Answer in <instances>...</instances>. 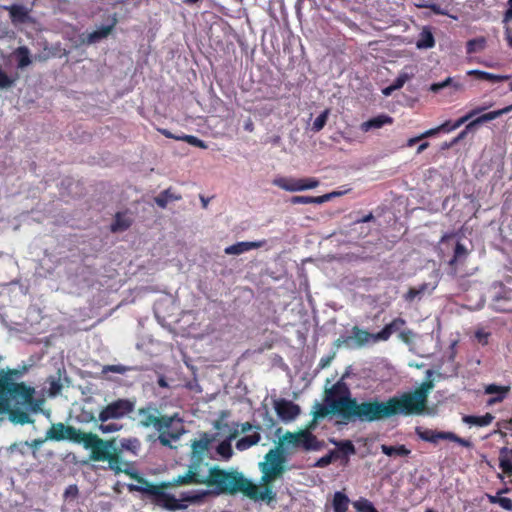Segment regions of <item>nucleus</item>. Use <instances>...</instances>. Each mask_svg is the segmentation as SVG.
Listing matches in <instances>:
<instances>
[{"label":"nucleus","instance_id":"obj_4","mask_svg":"<svg viewBox=\"0 0 512 512\" xmlns=\"http://www.w3.org/2000/svg\"><path fill=\"white\" fill-rule=\"evenodd\" d=\"M101 444L96 445L97 448H92L90 459L95 462H108L109 469L114 471L115 474L121 472L130 474L129 463L124 461V452L137 456L141 449V442L138 438H122L117 441L116 438L102 439Z\"/></svg>","mask_w":512,"mask_h":512},{"label":"nucleus","instance_id":"obj_23","mask_svg":"<svg viewBox=\"0 0 512 512\" xmlns=\"http://www.w3.org/2000/svg\"><path fill=\"white\" fill-rule=\"evenodd\" d=\"M393 118L386 114H380L376 117H373L367 121H364L360 125V129L362 132H369L374 129H380L385 125H391L393 123Z\"/></svg>","mask_w":512,"mask_h":512},{"label":"nucleus","instance_id":"obj_17","mask_svg":"<svg viewBox=\"0 0 512 512\" xmlns=\"http://www.w3.org/2000/svg\"><path fill=\"white\" fill-rule=\"evenodd\" d=\"M469 251L464 244L457 242L454 248L452 258L449 260L448 265L450 268V274L456 276L458 273L459 266H463L468 258Z\"/></svg>","mask_w":512,"mask_h":512},{"label":"nucleus","instance_id":"obj_1","mask_svg":"<svg viewBox=\"0 0 512 512\" xmlns=\"http://www.w3.org/2000/svg\"><path fill=\"white\" fill-rule=\"evenodd\" d=\"M29 370L19 368L0 370V422L9 420L14 425L34 423L31 413L41 410L42 401L35 398V388L18 382Z\"/></svg>","mask_w":512,"mask_h":512},{"label":"nucleus","instance_id":"obj_11","mask_svg":"<svg viewBox=\"0 0 512 512\" xmlns=\"http://www.w3.org/2000/svg\"><path fill=\"white\" fill-rule=\"evenodd\" d=\"M136 401L130 398H118L105 405L98 413L99 422L124 419L135 410Z\"/></svg>","mask_w":512,"mask_h":512},{"label":"nucleus","instance_id":"obj_47","mask_svg":"<svg viewBox=\"0 0 512 512\" xmlns=\"http://www.w3.org/2000/svg\"><path fill=\"white\" fill-rule=\"evenodd\" d=\"M99 423L100 424L98 425V430L102 434L115 433V432H118V431L122 430V428H123L122 424H118L116 422H110V423L99 422Z\"/></svg>","mask_w":512,"mask_h":512},{"label":"nucleus","instance_id":"obj_2","mask_svg":"<svg viewBox=\"0 0 512 512\" xmlns=\"http://www.w3.org/2000/svg\"><path fill=\"white\" fill-rule=\"evenodd\" d=\"M348 374H344L340 380L325 390V397L333 401H341L345 404L343 409L360 422H376L384 420L383 401L371 399L358 403L356 398L351 396V391L344 379Z\"/></svg>","mask_w":512,"mask_h":512},{"label":"nucleus","instance_id":"obj_16","mask_svg":"<svg viewBox=\"0 0 512 512\" xmlns=\"http://www.w3.org/2000/svg\"><path fill=\"white\" fill-rule=\"evenodd\" d=\"M274 409L278 417L285 422L294 420L301 412L299 405L286 399L276 400Z\"/></svg>","mask_w":512,"mask_h":512},{"label":"nucleus","instance_id":"obj_7","mask_svg":"<svg viewBox=\"0 0 512 512\" xmlns=\"http://www.w3.org/2000/svg\"><path fill=\"white\" fill-rule=\"evenodd\" d=\"M46 439L50 441H70L76 444H82L87 450L97 448L101 444V438L92 432H84L72 425H66L62 422L52 423L46 431Z\"/></svg>","mask_w":512,"mask_h":512},{"label":"nucleus","instance_id":"obj_8","mask_svg":"<svg viewBox=\"0 0 512 512\" xmlns=\"http://www.w3.org/2000/svg\"><path fill=\"white\" fill-rule=\"evenodd\" d=\"M185 474L179 475L170 481H163L157 484V487L150 491L151 495L148 500L155 506L161 507L168 511H179L187 509L188 505L181 503L174 495L166 490L172 487L191 485V483H182Z\"/></svg>","mask_w":512,"mask_h":512},{"label":"nucleus","instance_id":"obj_25","mask_svg":"<svg viewBox=\"0 0 512 512\" xmlns=\"http://www.w3.org/2000/svg\"><path fill=\"white\" fill-rule=\"evenodd\" d=\"M9 11V16L13 24H24L30 19L29 10L20 4H13L9 7H5Z\"/></svg>","mask_w":512,"mask_h":512},{"label":"nucleus","instance_id":"obj_18","mask_svg":"<svg viewBox=\"0 0 512 512\" xmlns=\"http://www.w3.org/2000/svg\"><path fill=\"white\" fill-rule=\"evenodd\" d=\"M491 105L488 106H478L472 110H470L466 115L462 116L458 120H456L454 123L451 121H445L441 125H439L441 132L449 133L457 128H459L461 125L466 123L468 120L472 119L474 116L482 113L484 110L489 108Z\"/></svg>","mask_w":512,"mask_h":512},{"label":"nucleus","instance_id":"obj_5","mask_svg":"<svg viewBox=\"0 0 512 512\" xmlns=\"http://www.w3.org/2000/svg\"><path fill=\"white\" fill-rule=\"evenodd\" d=\"M434 387L432 380L427 379L420 387L411 392H404L383 401L384 419L397 415H421L426 409L430 390Z\"/></svg>","mask_w":512,"mask_h":512},{"label":"nucleus","instance_id":"obj_43","mask_svg":"<svg viewBox=\"0 0 512 512\" xmlns=\"http://www.w3.org/2000/svg\"><path fill=\"white\" fill-rule=\"evenodd\" d=\"M131 225V221L127 219L122 213H117L115 220L111 225L112 232L124 231Z\"/></svg>","mask_w":512,"mask_h":512},{"label":"nucleus","instance_id":"obj_58","mask_svg":"<svg viewBox=\"0 0 512 512\" xmlns=\"http://www.w3.org/2000/svg\"><path fill=\"white\" fill-rule=\"evenodd\" d=\"M498 505H500L506 511H512V500L510 498L500 497Z\"/></svg>","mask_w":512,"mask_h":512},{"label":"nucleus","instance_id":"obj_59","mask_svg":"<svg viewBox=\"0 0 512 512\" xmlns=\"http://www.w3.org/2000/svg\"><path fill=\"white\" fill-rule=\"evenodd\" d=\"M82 416H83L84 421H86V422H95V423L99 422L98 416L96 417L92 411L87 412V411L83 410Z\"/></svg>","mask_w":512,"mask_h":512},{"label":"nucleus","instance_id":"obj_49","mask_svg":"<svg viewBox=\"0 0 512 512\" xmlns=\"http://www.w3.org/2000/svg\"><path fill=\"white\" fill-rule=\"evenodd\" d=\"M9 450L11 453L16 452V453L24 456L27 454V452L29 450L28 441H21L18 443H14L9 447Z\"/></svg>","mask_w":512,"mask_h":512},{"label":"nucleus","instance_id":"obj_32","mask_svg":"<svg viewBox=\"0 0 512 512\" xmlns=\"http://www.w3.org/2000/svg\"><path fill=\"white\" fill-rule=\"evenodd\" d=\"M300 183H301L300 179L286 178V177H282V178L276 179L274 181V184L276 186H278L279 188H281L285 191H289V192L301 191Z\"/></svg>","mask_w":512,"mask_h":512},{"label":"nucleus","instance_id":"obj_37","mask_svg":"<svg viewBox=\"0 0 512 512\" xmlns=\"http://www.w3.org/2000/svg\"><path fill=\"white\" fill-rule=\"evenodd\" d=\"M352 333L354 336V339L356 340L357 344L359 346H363L367 344L369 341H375V333H370L366 330L360 329L358 326H354L352 328Z\"/></svg>","mask_w":512,"mask_h":512},{"label":"nucleus","instance_id":"obj_53","mask_svg":"<svg viewBox=\"0 0 512 512\" xmlns=\"http://www.w3.org/2000/svg\"><path fill=\"white\" fill-rule=\"evenodd\" d=\"M48 439H46V436L44 438H37L32 440L31 442L28 441L29 449H32L33 456H36L37 450L46 442Z\"/></svg>","mask_w":512,"mask_h":512},{"label":"nucleus","instance_id":"obj_3","mask_svg":"<svg viewBox=\"0 0 512 512\" xmlns=\"http://www.w3.org/2000/svg\"><path fill=\"white\" fill-rule=\"evenodd\" d=\"M182 483H191V485H206L211 490V496L244 494L248 479L240 472L235 470H225L217 465L209 468L208 475L185 474Z\"/></svg>","mask_w":512,"mask_h":512},{"label":"nucleus","instance_id":"obj_26","mask_svg":"<svg viewBox=\"0 0 512 512\" xmlns=\"http://www.w3.org/2000/svg\"><path fill=\"white\" fill-rule=\"evenodd\" d=\"M209 496H211V492H208L207 490H196L181 493L180 499L178 500L183 504L190 503L200 505L204 503L206 498Z\"/></svg>","mask_w":512,"mask_h":512},{"label":"nucleus","instance_id":"obj_35","mask_svg":"<svg viewBox=\"0 0 512 512\" xmlns=\"http://www.w3.org/2000/svg\"><path fill=\"white\" fill-rule=\"evenodd\" d=\"M511 111H512V104L508 105L504 108L498 109V110H494V111H490L485 114H481L480 116H478L476 118V122H478L479 125H481L483 123H486V122L492 121L498 117H501L502 115L508 114Z\"/></svg>","mask_w":512,"mask_h":512},{"label":"nucleus","instance_id":"obj_31","mask_svg":"<svg viewBox=\"0 0 512 512\" xmlns=\"http://www.w3.org/2000/svg\"><path fill=\"white\" fill-rule=\"evenodd\" d=\"M14 55L17 61V67L23 69L29 66L32 62L30 50L26 46H20L15 49Z\"/></svg>","mask_w":512,"mask_h":512},{"label":"nucleus","instance_id":"obj_22","mask_svg":"<svg viewBox=\"0 0 512 512\" xmlns=\"http://www.w3.org/2000/svg\"><path fill=\"white\" fill-rule=\"evenodd\" d=\"M405 325L406 321L403 318L397 317L393 319L381 331L375 333V341H387L393 333L400 331Z\"/></svg>","mask_w":512,"mask_h":512},{"label":"nucleus","instance_id":"obj_57","mask_svg":"<svg viewBox=\"0 0 512 512\" xmlns=\"http://www.w3.org/2000/svg\"><path fill=\"white\" fill-rule=\"evenodd\" d=\"M490 334L483 331V330H478L476 331L475 333V337L476 339L478 340L479 343H481L482 345H487L488 344V338H489Z\"/></svg>","mask_w":512,"mask_h":512},{"label":"nucleus","instance_id":"obj_33","mask_svg":"<svg viewBox=\"0 0 512 512\" xmlns=\"http://www.w3.org/2000/svg\"><path fill=\"white\" fill-rule=\"evenodd\" d=\"M260 440H261V435L258 431H256L255 433H253L251 435H247V436L240 438L236 442V448L239 451H244V450H247V449L251 448L252 446L258 444Z\"/></svg>","mask_w":512,"mask_h":512},{"label":"nucleus","instance_id":"obj_9","mask_svg":"<svg viewBox=\"0 0 512 512\" xmlns=\"http://www.w3.org/2000/svg\"><path fill=\"white\" fill-rule=\"evenodd\" d=\"M286 457L283 448L277 447L269 450L265 455V461L259 464L261 484H271L285 472L284 463Z\"/></svg>","mask_w":512,"mask_h":512},{"label":"nucleus","instance_id":"obj_52","mask_svg":"<svg viewBox=\"0 0 512 512\" xmlns=\"http://www.w3.org/2000/svg\"><path fill=\"white\" fill-rule=\"evenodd\" d=\"M301 191L307 189H314L319 185V181L316 178H300Z\"/></svg>","mask_w":512,"mask_h":512},{"label":"nucleus","instance_id":"obj_55","mask_svg":"<svg viewBox=\"0 0 512 512\" xmlns=\"http://www.w3.org/2000/svg\"><path fill=\"white\" fill-rule=\"evenodd\" d=\"M62 390V384L60 383V380L59 379H53L51 382H50V386H49V395L50 396H56L57 394H59Z\"/></svg>","mask_w":512,"mask_h":512},{"label":"nucleus","instance_id":"obj_15","mask_svg":"<svg viewBox=\"0 0 512 512\" xmlns=\"http://www.w3.org/2000/svg\"><path fill=\"white\" fill-rule=\"evenodd\" d=\"M263 485V490H260L256 484L248 479L243 495L254 501H265L270 503L276 499V493L273 491L270 484Z\"/></svg>","mask_w":512,"mask_h":512},{"label":"nucleus","instance_id":"obj_60","mask_svg":"<svg viewBox=\"0 0 512 512\" xmlns=\"http://www.w3.org/2000/svg\"><path fill=\"white\" fill-rule=\"evenodd\" d=\"M502 301V298L501 297H497L495 300H494V306L497 310L499 311H502V312H510L512 311V308L511 307H505V306H502L500 303Z\"/></svg>","mask_w":512,"mask_h":512},{"label":"nucleus","instance_id":"obj_30","mask_svg":"<svg viewBox=\"0 0 512 512\" xmlns=\"http://www.w3.org/2000/svg\"><path fill=\"white\" fill-rule=\"evenodd\" d=\"M462 420L464 423L469 425L485 427L493 422L494 416L491 413H486L482 416L466 415L462 418Z\"/></svg>","mask_w":512,"mask_h":512},{"label":"nucleus","instance_id":"obj_61","mask_svg":"<svg viewBox=\"0 0 512 512\" xmlns=\"http://www.w3.org/2000/svg\"><path fill=\"white\" fill-rule=\"evenodd\" d=\"M468 134V131L466 129L462 130L450 143L449 146H454L461 140H463Z\"/></svg>","mask_w":512,"mask_h":512},{"label":"nucleus","instance_id":"obj_13","mask_svg":"<svg viewBox=\"0 0 512 512\" xmlns=\"http://www.w3.org/2000/svg\"><path fill=\"white\" fill-rule=\"evenodd\" d=\"M330 442L336 446V449L319 458L314 465L315 467L324 468L336 460H340L341 464L347 465L349 457L356 453V448L351 440L338 441L331 439Z\"/></svg>","mask_w":512,"mask_h":512},{"label":"nucleus","instance_id":"obj_51","mask_svg":"<svg viewBox=\"0 0 512 512\" xmlns=\"http://www.w3.org/2000/svg\"><path fill=\"white\" fill-rule=\"evenodd\" d=\"M15 81L16 78H12L0 70V89L11 88L15 84Z\"/></svg>","mask_w":512,"mask_h":512},{"label":"nucleus","instance_id":"obj_50","mask_svg":"<svg viewBox=\"0 0 512 512\" xmlns=\"http://www.w3.org/2000/svg\"><path fill=\"white\" fill-rule=\"evenodd\" d=\"M132 368L123 366V365H106L103 367L102 372L103 373H118V374H125L126 372L130 371Z\"/></svg>","mask_w":512,"mask_h":512},{"label":"nucleus","instance_id":"obj_19","mask_svg":"<svg viewBox=\"0 0 512 512\" xmlns=\"http://www.w3.org/2000/svg\"><path fill=\"white\" fill-rule=\"evenodd\" d=\"M510 386H501L497 384H488L484 388V393L491 395L487 400V405L492 406L502 402L509 394Z\"/></svg>","mask_w":512,"mask_h":512},{"label":"nucleus","instance_id":"obj_10","mask_svg":"<svg viewBox=\"0 0 512 512\" xmlns=\"http://www.w3.org/2000/svg\"><path fill=\"white\" fill-rule=\"evenodd\" d=\"M312 428H306L297 432L287 431L281 438L280 445L287 447L301 448L305 451H319L324 447V442L319 441L310 431Z\"/></svg>","mask_w":512,"mask_h":512},{"label":"nucleus","instance_id":"obj_63","mask_svg":"<svg viewBox=\"0 0 512 512\" xmlns=\"http://www.w3.org/2000/svg\"><path fill=\"white\" fill-rule=\"evenodd\" d=\"M439 132H441V129L439 126H437L435 128L425 131L423 134H421V137H423V138L432 137V136L438 134Z\"/></svg>","mask_w":512,"mask_h":512},{"label":"nucleus","instance_id":"obj_21","mask_svg":"<svg viewBox=\"0 0 512 512\" xmlns=\"http://www.w3.org/2000/svg\"><path fill=\"white\" fill-rule=\"evenodd\" d=\"M499 468L502 471V474L497 475L500 480H503V475L512 477V452L508 447L499 449Z\"/></svg>","mask_w":512,"mask_h":512},{"label":"nucleus","instance_id":"obj_46","mask_svg":"<svg viewBox=\"0 0 512 512\" xmlns=\"http://www.w3.org/2000/svg\"><path fill=\"white\" fill-rule=\"evenodd\" d=\"M329 114H330V110L325 109L320 115H318L316 117V119L314 120L313 125H312V130L314 132H319L324 128V126L327 123Z\"/></svg>","mask_w":512,"mask_h":512},{"label":"nucleus","instance_id":"obj_62","mask_svg":"<svg viewBox=\"0 0 512 512\" xmlns=\"http://www.w3.org/2000/svg\"><path fill=\"white\" fill-rule=\"evenodd\" d=\"M333 357H334V356L332 355V356H327V357H323V358H321V359H320V362H319V364H318L319 368H320V369H324V368H326L327 366H329V365H330V363H331V361H332V359H333Z\"/></svg>","mask_w":512,"mask_h":512},{"label":"nucleus","instance_id":"obj_54","mask_svg":"<svg viewBox=\"0 0 512 512\" xmlns=\"http://www.w3.org/2000/svg\"><path fill=\"white\" fill-rule=\"evenodd\" d=\"M453 79L451 77L446 78L442 82L433 83L430 87V90L434 93L439 92L440 90L444 89L445 87L452 84Z\"/></svg>","mask_w":512,"mask_h":512},{"label":"nucleus","instance_id":"obj_36","mask_svg":"<svg viewBox=\"0 0 512 512\" xmlns=\"http://www.w3.org/2000/svg\"><path fill=\"white\" fill-rule=\"evenodd\" d=\"M211 442L212 439L209 438L207 433H204L200 439L194 440L192 442V452L207 455Z\"/></svg>","mask_w":512,"mask_h":512},{"label":"nucleus","instance_id":"obj_6","mask_svg":"<svg viewBox=\"0 0 512 512\" xmlns=\"http://www.w3.org/2000/svg\"><path fill=\"white\" fill-rule=\"evenodd\" d=\"M139 421L138 424L143 428L154 427L159 432V442L163 446H170L171 440H176L180 436V432H169L174 420L181 422L177 414L173 416L158 415V410L154 407H141L137 411Z\"/></svg>","mask_w":512,"mask_h":512},{"label":"nucleus","instance_id":"obj_28","mask_svg":"<svg viewBox=\"0 0 512 512\" xmlns=\"http://www.w3.org/2000/svg\"><path fill=\"white\" fill-rule=\"evenodd\" d=\"M239 435V430L237 428L231 429L229 432L228 440L222 441L216 448L217 453L224 459L231 458L233 454L232 446L230 444V440L235 439Z\"/></svg>","mask_w":512,"mask_h":512},{"label":"nucleus","instance_id":"obj_56","mask_svg":"<svg viewBox=\"0 0 512 512\" xmlns=\"http://www.w3.org/2000/svg\"><path fill=\"white\" fill-rule=\"evenodd\" d=\"M348 190H345V191H332L330 193H327V194H324L322 195V200H323V203L327 202V201H330L336 197H340L342 195H344L345 193H347Z\"/></svg>","mask_w":512,"mask_h":512},{"label":"nucleus","instance_id":"obj_29","mask_svg":"<svg viewBox=\"0 0 512 512\" xmlns=\"http://www.w3.org/2000/svg\"><path fill=\"white\" fill-rule=\"evenodd\" d=\"M435 46V39L428 27H424L419 34L416 41V47L418 49H430Z\"/></svg>","mask_w":512,"mask_h":512},{"label":"nucleus","instance_id":"obj_40","mask_svg":"<svg viewBox=\"0 0 512 512\" xmlns=\"http://www.w3.org/2000/svg\"><path fill=\"white\" fill-rule=\"evenodd\" d=\"M112 29L113 25L101 26L88 35V42L96 43L101 39L106 38L111 33Z\"/></svg>","mask_w":512,"mask_h":512},{"label":"nucleus","instance_id":"obj_24","mask_svg":"<svg viewBox=\"0 0 512 512\" xmlns=\"http://www.w3.org/2000/svg\"><path fill=\"white\" fill-rule=\"evenodd\" d=\"M264 244L263 241H243L237 242L233 245H230L225 248L224 252L227 255H240L242 253L248 252L252 249H257L262 247Z\"/></svg>","mask_w":512,"mask_h":512},{"label":"nucleus","instance_id":"obj_20","mask_svg":"<svg viewBox=\"0 0 512 512\" xmlns=\"http://www.w3.org/2000/svg\"><path fill=\"white\" fill-rule=\"evenodd\" d=\"M128 475L138 482V485H134V484L128 485V490L130 492H134V491L140 492L143 495H145V497L148 499L149 496L151 495L150 491L154 490L157 487V484L151 483L150 481H148L144 477L140 476L136 472L130 471V474H128Z\"/></svg>","mask_w":512,"mask_h":512},{"label":"nucleus","instance_id":"obj_39","mask_svg":"<svg viewBox=\"0 0 512 512\" xmlns=\"http://www.w3.org/2000/svg\"><path fill=\"white\" fill-rule=\"evenodd\" d=\"M181 199V196L174 195L171 191V188H168L164 191H162L158 196L154 198L155 203L160 208H165L169 201L172 200H179Z\"/></svg>","mask_w":512,"mask_h":512},{"label":"nucleus","instance_id":"obj_44","mask_svg":"<svg viewBox=\"0 0 512 512\" xmlns=\"http://www.w3.org/2000/svg\"><path fill=\"white\" fill-rule=\"evenodd\" d=\"M291 204H322L321 196H293L290 199Z\"/></svg>","mask_w":512,"mask_h":512},{"label":"nucleus","instance_id":"obj_45","mask_svg":"<svg viewBox=\"0 0 512 512\" xmlns=\"http://www.w3.org/2000/svg\"><path fill=\"white\" fill-rule=\"evenodd\" d=\"M353 507L357 512H378L373 503L366 498H360L359 500L354 501Z\"/></svg>","mask_w":512,"mask_h":512},{"label":"nucleus","instance_id":"obj_42","mask_svg":"<svg viewBox=\"0 0 512 512\" xmlns=\"http://www.w3.org/2000/svg\"><path fill=\"white\" fill-rule=\"evenodd\" d=\"M486 47V39L484 37H478L469 40L466 43L467 54H474L484 50Z\"/></svg>","mask_w":512,"mask_h":512},{"label":"nucleus","instance_id":"obj_48","mask_svg":"<svg viewBox=\"0 0 512 512\" xmlns=\"http://www.w3.org/2000/svg\"><path fill=\"white\" fill-rule=\"evenodd\" d=\"M177 140L184 141L192 146H195V147H198L201 149H206L208 147L207 144L203 140H201L198 137L193 136V135L183 134L180 137H177Z\"/></svg>","mask_w":512,"mask_h":512},{"label":"nucleus","instance_id":"obj_64","mask_svg":"<svg viewBox=\"0 0 512 512\" xmlns=\"http://www.w3.org/2000/svg\"><path fill=\"white\" fill-rule=\"evenodd\" d=\"M405 81H406V76L405 75L400 76L395 80L394 84L391 85V88L400 89L401 87H403Z\"/></svg>","mask_w":512,"mask_h":512},{"label":"nucleus","instance_id":"obj_14","mask_svg":"<svg viewBox=\"0 0 512 512\" xmlns=\"http://www.w3.org/2000/svg\"><path fill=\"white\" fill-rule=\"evenodd\" d=\"M415 433L421 440L432 444H437L439 440H449L466 448H471L473 446L470 440L461 438L457 434L450 431H437L433 429H422L420 427H416Z\"/></svg>","mask_w":512,"mask_h":512},{"label":"nucleus","instance_id":"obj_38","mask_svg":"<svg viewBox=\"0 0 512 512\" xmlns=\"http://www.w3.org/2000/svg\"><path fill=\"white\" fill-rule=\"evenodd\" d=\"M381 451L383 454L390 456V457L391 456L407 457L411 453V450L408 449L405 445H398V446L382 445Z\"/></svg>","mask_w":512,"mask_h":512},{"label":"nucleus","instance_id":"obj_34","mask_svg":"<svg viewBox=\"0 0 512 512\" xmlns=\"http://www.w3.org/2000/svg\"><path fill=\"white\" fill-rule=\"evenodd\" d=\"M349 502L346 494L340 491L335 492L332 501L333 512H347Z\"/></svg>","mask_w":512,"mask_h":512},{"label":"nucleus","instance_id":"obj_27","mask_svg":"<svg viewBox=\"0 0 512 512\" xmlns=\"http://www.w3.org/2000/svg\"><path fill=\"white\" fill-rule=\"evenodd\" d=\"M467 75L472 76L477 80L489 81L491 83L504 82L510 79L509 75H497L476 69L467 71Z\"/></svg>","mask_w":512,"mask_h":512},{"label":"nucleus","instance_id":"obj_12","mask_svg":"<svg viewBox=\"0 0 512 512\" xmlns=\"http://www.w3.org/2000/svg\"><path fill=\"white\" fill-rule=\"evenodd\" d=\"M344 404H345L344 402L333 401L332 399L330 400V398H327L324 396L323 404L318 403V402L315 404L314 410L312 412L313 420L309 423L308 428H314L316 425V422L319 419H323L330 414L337 415L345 423L357 421L354 417H352L349 413H347L343 409Z\"/></svg>","mask_w":512,"mask_h":512},{"label":"nucleus","instance_id":"obj_41","mask_svg":"<svg viewBox=\"0 0 512 512\" xmlns=\"http://www.w3.org/2000/svg\"><path fill=\"white\" fill-rule=\"evenodd\" d=\"M205 457H206L205 454H198V453H194L191 451L190 465L185 474H190V472H193L195 474H200L199 470H200V467H201Z\"/></svg>","mask_w":512,"mask_h":512}]
</instances>
